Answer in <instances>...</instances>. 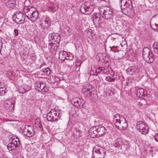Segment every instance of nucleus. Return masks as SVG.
<instances>
[{"mask_svg":"<svg viewBox=\"0 0 158 158\" xmlns=\"http://www.w3.org/2000/svg\"><path fill=\"white\" fill-rule=\"evenodd\" d=\"M48 39L51 41L53 40L54 42L59 43L60 37V35L58 33H53L49 34Z\"/></svg>","mask_w":158,"mask_h":158,"instance_id":"nucleus-12","label":"nucleus"},{"mask_svg":"<svg viewBox=\"0 0 158 158\" xmlns=\"http://www.w3.org/2000/svg\"><path fill=\"white\" fill-rule=\"evenodd\" d=\"M92 31L91 29H87L85 31V35L90 39L92 38V36L94 35V33Z\"/></svg>","mask_w":158,"mask_h":158,"instance_id":"nucleus-25","label":"nucleus"},{"mask_svg":"<svg viewBox=\"0 0 158 158\" xmlns=\"http://www.w3.org/2000/svg\"><path fill=\"white\" fill-rule=\"evenodd\" d=\"M67 56L69 58V60H72V59L73 57V54L70 52H68L67 53Z\"/></svg>","mask_w":158,"mask_h":158,"instance_id":"nucleus-35","label":"nucleus"},{"mask_svg":"<svg viewBox=\"0 0 158 158\" xmlns=\"http://www.w3.org/2000/svg\"><path fill=\"white\" fill-rule=\"evenodd\" d=\"M10 0H3V1L6 4L7 2H9V1H10Z\"/></svg>","mask_w":158,"mask_h":158,"instance_id":"nucleus-45","label":"nucleus"},{"mask_svg":"<svg viewBox=\"0 0 158 158\" xmlns=\"http://www.w3.org/2000/svg\"><path fill=\"white\" fill-rule=\"evenodd\" d=\"M5 107L7 110H12L13 109L14 104L12 101H6L5 104Z\"/></svg>","mask_w":158,"mask_h":158,"instance_id":"nucleus-18","label":"nucleus"},{"mask_svg":"<svg viewBox=\"0 0 158 158\" xmlns=\"http://www.w3.org/2000/svg\"><path fill=\"white\" fill-rule=\"evenodd\" d=\"M142 55L143 59L147 62L151 63L154 61L153 55L148 48H145L143 49Z\"/></svg>","mask_w":158,"mask_h":158,"instance_id":"nucleus-2","label":"nucleus"},{"mask_svg":"<svg viewBox=\"0 0 158 158\" xmlns=\"http://www.w3.org/2000/svg\"><path fill=\"white\" fill-rule=\"evenodd\" d=\"M69 58L67 56H66V57H65V60H69Z\"/></svg>","mask_w":158,"mask_h":158,"instance_id":"nucleus-47","label":"nucleus"},{"mask_svg":"<svg viewBox=\"0 0 158 158\" xmlns=\"http://www.w3.org/2000/svg\"><path fill=\"white\" fill-rule=\"evenodd\" d=\"M97 128L98 135H102L106 132V130L104 126L99 125L97 127Z\"/></svg>","mask_w":158,"mask_h":158,"instance_id":"nucleus-20","label":"nucleus"},{"mask_svg":"<svg viewBox=\"0 0 158 158\" xmlns=\"http://www.w3.org/2000/svg\"><path fill=\"white\" fill-rule=\"evenodd\" d=\"M105 68L104 67H101L97 68L96 70V72L98 75V73H99L102 71V73H105Z\"/></svg>","mask_w":158,"mask_h":158,"instance_id":"nucleus-27","label":"nucleus"},{"mask_svg":"<svg viewBox=\"0 0 158 158\" xmlns=\"http://www.w3.org/2000/svg\"><path fill=\"white\" fill-rule=\"evenodd\" d=\"M43 72L46 73V75H48L50 74V70L48 68H46L44 69Z\"/></svg>","mask_w":158,"mask_h":158,"instance_id":"nucleus-33","label":"nucleus"},{"mask_svg":"<svg viewBox=\"0 0 158 158\" xmlns=\"http://www.w3.org/2000/svg\"><path fill=\"white\" fill-rule=\"evenodd\" d=\"M59 43L52 42H52L49 43L48 45V48L49 49H52L55 52L59 48Z\"/></svg>","mask_w":158,"mask_h":158,"instance_id":"nucleus-16","label":"nucleus"},{"mask_svg":"<svg viewBox=\"0 0 158 158\" xmlns=\"http://www.w3.org/2000/svg\"><path fill=\"white\" fill-rule=\"evenodd\" d=\"M115 47L114 46H113L111 48V51H112L113 52H118V51H116L114 49H112V48H114Z\"/></svg>","mask_w":158,"mask_h":158,"instance_id":"nucleus-43","label":"nucleus"},{"mask_svg":"<svg viewBox=\"0 0 158 158\" xmlns=\"http://www.w3.org/2000/svg\"><path fill=\"white\" fill-rule=\"evenodd\" d=\"M82 91L84 93H86V95L87 97H91L95 99L97 95L95 93L94 91L93 90L92 85L89 83L83 86Z\"/></svg>","mask_w":158,"mask_h":158,"instance_id":"nucleus-3","label":"nucleus"},{"mask_svg":"<svg viewBox=\"0 0 158 158\" xmlns=\"http://www.w3.org/2000/svg\"><path fill=\"white\" fill-rule=\"evenodd\" d=\"M72 104L77 108L82 107L85 103L84 100L78 97H76L72 99Z\"/></svg>","mask_w":158,"mask_h":158,"instance_id":"nucleus-9","label":"nucleus"},{"mask_svg":"<svg viewBox=\"0 0 158 158\" xmlns=\"http://www.w3.org/2000/svg\"><path fill=\"white\" fill-rule=\"evenodd\" d=\"M39 16L38 12L35 8V10H33L30 20L33 22L36 21L39 18Z\"/></svg>","mask_w":158,"mask_h":158,"instance_id":"nucleus-17","label":"nucleus"},{"mask_svg":"<svg viewBox=\"0 0 158 158\" xmlns=\"http://www.w3.org/2000/svg\"><path fill=\"white\" fill-rule=\"evenodd\" d=\"M100 19L97 16H94L93 18V23L95 24V23H99V21Z\"/></svg>","mask_w":158,"mask_h":158,"instance_id":"nucleus-29","label":"nucleus"},{"mask_svg":"<svg viewBox=\"0 0 158 158\" xmlns=\"http://www.w3.org/2000/svg\"><path fill=\"white\" fill-rule=\"evenodd\" d=\"M19 93H23H23H24L25 92V91H24L23 92L22 91H21L20 90H19Z\"/></svg>","mask_w":158,"mask_h":158,"instance_id":"nucleus-46","label":"nucleus"},{"mask_svg":"<svg viewBox=\"0 0 158 158\" xmlns=\"http://www.w3.org/2000/svg\"><path fill=\"white\" fill-rule=\"evenodd\" d=\"M113 121L116 126L120 129L125 130L127 127L128 124L126 119L119 114H117L114 115Z\"/></svg>","mask_w":158,"mask_h":158,"instance_id":"nucleus-1","label":"nucleus"},{"mask_svg":"<svg viewBox=\"0 0 158 158\" xmlns=\"http://www.w3.org/2000/svg\"><path fill=\"white\" fill-rule=\"evenodd\" d=\"M80 10L82 13L86 15H88L92 12L93 8L92 6H87L84 4L81 6Z\"/></svg>","mask_w":158,"mask_h":158,"instance_id":"nucleus-11","label":"nucleus"},{"mask_svg":"<svg viewBox=\"0 0 158 158\" xmlns=\"http://www.w3.org/2000/svg\"><path fill=\"white\" fill-rule=\"evenodd\" d=\"M158 29V23L157 24V29Z\"/></svg>","mask_w":158,"mask_h":158,"instance_id":"nucleus-48","label":"nucleus"},{"mask_svg":"<svg viewBox=\"0 0 158 158\" xmlns=\"http://www.w3.org/2000/svg\"><path fill=\"white\" fill-rule=\"evenodd\" d=\"M47 8L48 10H50L53 12L55 11L56 10V9L54 8V7L53 6L48 7H47Z\"/></svg>","mask_w":158,"mask_h":158,"instance_id":"nucleus-34","label":"nucleus"},{"mask_svg":"<svg viewBox=\"0 0 158 158\" xmlns=\"http://www.w3.org/2000/svg\"><path fill=\"white\" fill-rule=\"evenodd\" d=\"M60 114L58 112H56L54 114H52L51 113H49L47 115V118L48 121L51 122H57L58 121V119L55 118L54 116H57L59 118H60Z\"/></svg>","mask_w":158,"mask_h":158,"instance_id":"nucleus-13","label":"nucleus"},{"mask_svg":"<svg viewBox=\"0 0 158 158\" xmlns=\"http://www.w3.org/2000/svg\"><path fill=\"white\" fill-rule=\"evenodd\" d=\"M94 151L97 154H101L102 153V151H103V150L102 149V148L99 149H97V150H96L95 149H94L93 150V152H94Z\"/></svg>","mask_w":158,"mask_h":158,"instance_id":"nucleus-32","label":"nucleus"},{"mask_svg":"<svg viewBox=\"0 0 158 158\" xmlns=\"http://www.w3.org/2000/svg\"><path fill=\"white\" fill-rule=\"evenodd\" d=\"M97 127H93L90 128L89 131V133L91 137L94 138L98 135L97 130Z\"/></svg>","mask_w":158,"mask_h":158,"instance_id":"nucleus-15","label":"nucleus"},{"mask_svg":"<svg viewBox=\"0 0 158 158\" xmlns=\"http://www.w3.org/2000/svg\"><path fill=\"white\" fill-rule=\"evenodd\" d=\"M118 46H116V47H115V48H118Z\"/></svg>","mask_w":158,"mask_h":158,"instance_id":"nucleus-49","label":"nucleus"},{"mask_svg":"<svg viewBox=\"0 0 158 158\" xmlns=\"http://www.w3.org/2000/svg\"><path fill=\"white\" fill-rule=\"evenodd\" d=\"M73 133L76 138H78L81 136L82 132L79 130H76L74 131Z\"/></svg>","mask_w":158,"mask_h":158,"instance_id":"nucleus-28","label":"nucleus"},{"mask_svg":"<svg viewBox=\"0 0 158 158\" xmlns=\"http://www.w3.org/2000/svg\"><path fill=\"white\" fill-rule=\"evenodd\" d=\"M44 23L45 24V26L47 27L48 24V22L47 21H44Z\"/></svg>","mask_w":158,"mask_h":158,"instance_id":"nucleus-44","label":"nucleus"},{"mask_svg":"<svg viewBox=\"0 0 158 158\" xmlns=\"http://www.w3.org/2000/svg\"><path fill=\"white\" fill-rule=\"evenodd\" d=\"M17 140L14 141L15 139H13V142L10 143L8 144L7 147L10 151L18 149V147L20 145V143L19 139L17 138Z\"/></svg>","mask_w":158,"mask_h":158,"instance_id":"nucleus-6","label":"nucleus"},{"mask_svg":"<svg viewBox=\"0 0 158 158\" xmlns=\"http://www.w3.org/2000/svg\"><path fill=\"white\" fill-rule=\"evenodd\" d=\"M153 48L155 52L158 54V44L157 43H154Z\"/></svg>","mask_w":158,"mask_h":158,"instance_id":"nucleus-30","label":"nucleus"},{"mask_svg":"<svg viewBox=\"0 0 158 158\" xmlns=\"http://www.w3.org/2000/svg\"><path fill=\"white\" fill-rule=\"evenodd\" d=\"M81 63L79 61H77L76 63V65L77 67H79L80 66Z\"/></svg>","mask_w":158,"mask_h":158,"instance_id":"nucleus-42","label":"nucleus"},{"mask_svg":"<svg viewBox=\"0 0 158 158\" xmlns=\"http://www.w3.org/2000/svg\"><path fill=\"white\" fill-rule=\"evenodd\" d=\"M113 144L115 147L118 148L119 149H121L123 145V142L121 139L119 138L117 139L114 141Z\"/></svg>","mask_w":158,"mask_h":158,"instance_id":"nucleus-19","label":"nucleus"},{"mask_svg":"<svg viewBox=\"0 0 158 158\" xmlns=\"http://www.w3.org/2000/svg\"><path fill=\"white\" fill-rule=\"evenodd\" d=\"M27 127L28 128L26 129V128H25V130L24 131L23 133L28 137H31L33 136L34 134V132L33 131L32 128L31 126H27Z\"/></svg>","mask_w":158,"mask_h":158,"instance_id":"nucleus-14","label":"nucleus"},{"mask_svg":"<svg viewBox=\"0 0 158 158\" xmlns=\"http://www.w3.org/2000/svg\"><path fill=\"white\" fill-rule=\"evenodd\" d=\"M102 55V54L101 53H98L96 56V59L98 61L100 60H101V58L100 57Z\"/></svg>","mask_w":158,"mask_h":158,"instance_id":"nucleus-38","label":"nucleus"},{"mask_svg":"<svg viewBox=\"0 0 158 158\" xmlns=\"http://www.w3.org/2000/svg\"><path fill=\"white\" fill-rule=\"evenodd\" d=\"M34 10H35V8L31 7L30 8H28L27 10V11L25 12V14L27 17L30 19L32 13Z\"/></svg>","mask_w":158,"mask_h":158,"instance_id":"nucleus-21","label":"nucleus"},{"mask_svg":"<svg viewBox=\"0 0 158 158\" xmlns=\"http://www.w3.org/2000/svg\"><path fill=\"white\" fill-rule=\"evenodd\" d=\"M44 83L40 81H37L35 85V89L42 93H45L48 90Z\"/></svg>","mask_w":158,"mask_h":158,"instance_id":"nucleus-5","label":"nucleus"},{"mask_svg":"<svg viewBox=\"0 0 158 158\" xmlns=\"http://www.w3.org/2000/svg\"><path fill=\"white\" fill-rule=\"evenodd\" d=\"M67 52L65 51H60L59 53V58L60 60H64L67 56Z\"/></svg>","mask_w":158,"mask_h":158,"instance_id":"nucleus-22","label":"nucleus"},{"mask_svg":"<svg viewBox=\"0 0 158 158\" xmlns=\"http://www.w3.org/2000/svg\"><path fill=\"white\" fill-rule=\"evenodd\" d=\"M106 80L107 81L109 82L113 81H115V79L110 76L106 77Z\"/></svg>","mask_w":158,"mask_h":158,"instance_id":"nucleus-31","label":"nucleus"},{"mask_svg":"<svg viewBox=\"0 0 158 158\" xmlns=\"http://www.w3.org/2000/svg\"><path fill=\"white\" fill-rule=\"evenodd\" d=\"M154 139L156 142H158V134H156L154 136Z\"/></svg>","mask_w":158,"mask_h":158,"instance_id":"nucleus-40","label":"nucleus"},{"mask_svg":"<svg viewBox=\"0 0 158 158\" xmlns=\"http://www.w3.org/2000/svg\"><path fill=\"white\" fill-rule=\"evenodd\" d=\"M150 25L151 27L153 29H157V24L155 23L154 24H153L152 25L150 23Z\"/></svg>","mask_w":158,"mask_h":158,"instance_id":"nucleus-37","label":"nucleus"},{"mask_svg":"<svg viewBox=\"0 0 158 158\" xmlns=\"http://www.w3.org/2000/svg\"><path fill=\"white\" fill-rule=\"evenodd\" d=\"M90 75H95L96 76L98 75L97 73L96 72V71H94V70H91Z\"/></svg>","mask_w":158,"mask_h":158,"instance_id":"nucleus-36","label":"nucleus"},{"mask_svg":"<svg viewBox=\"0 0 158 158\" xmlns=\"http://www.w3.org/2000/svg\"><path fill=\"white\" fill-rule=\"evenodd\" d=\"M103 18L106 19H110L112 18L113 12L112 11V9L110 8L107 7L105 9H104L103 11H101V14H102Z\"/></svg>","mask_w":158,"mask_h":158,"instance_id":"nucleus-10","label":"nucleus"},{"mask_svg":"<svg viewBox=\"0 0 158 158\" xmlns=\"http://www.w3.org/2000/svg\"><path fill=\"white\" fill-rule=\"evenodd\" d=\"M136 128L142 134L146 135L149 132V130L148 126L142 121H138L137 123Z\"/></svg>","mask_w":158,"mask_h":158,"instance_id":"nucleus-4","label":"nucleus"},{"mask_svg":"<svg viewBox=\"0 0 158 158\" xmlns=\"http://www.w3.org/2000/svg\"><path fill=\"white\" fill-rule=\"evenodd\" d=\"M14 35L15 36H17L19 34V31L17 29H15L14 30Z\"/></svg>","mask_w":158,"mask_h":158,"instance_id":"nucleus-39","label":"nucleus"},{"mask_svg":"<svg viewBox=\"0 0 158 158\" xmlns=\"http://www.w3.org/2000/svg\"><path fill=\"white\" fill-rule=\"evenodd\" d=\"M120 1L121 6L123 4L126 7L130 6L132 3L131 0H120Z\"/></svg>","mask_w":158,"mask_h":158,"instance_id":"nucleus-24","label":"nucleus"},{"mask_svg":"<svg viewBox=\"0 0 158 158\" xmlns=\"http://www.w3.org/2000/svg\"><path fill=\"white\" fill-rule=\"evenodd\" d=\"M16 2L14 0H10L5 4L7 7L9 8L13 7L15 5Z\"/></svg>","mask_w":158,"mask_h":158,"instance_id":"nucleus-26","label":"nucleus"},{"mask_svg":"<svg viewBox=\"0 0 158 158\" xmlns=\"http://www.w3.org/2000/svg\"><path fill=\"white\" fill-rule=\"evenodd\" d=\"M140 66L135 65L129 67L126 70L127 73L131 75H136L140 72Z\"/></svg>","mask_w":158,"mask_h":158,"instance_id":"nucleus-8","label":"nucleus"},{"mask_svg":"<svg viewBox=\"0 0 158 158\" xmlns=\"http://www.w3.org/2000/svg\"><path fill=\"white\" fill-rule=\"evenodd\" d=\"M4 84L3 82L0 81V88H2L4 86Z\"/></svg>","mask_w":158,"mask_h":158,"instance_id":"nucleus-41","label":"nucleus"},{"mask_svg":"<svg viewBox=\"0 0 158 158\" xmlns=\"http://www.w3.org/2000/svg\"><path fill=\"white\" fill-rule=\"evenodd\" d=\"M145 92L143 89L140 88L137 89L136 91L137 96L139 98H141L145 94Z\"/></svg>","mask_w":158,"mask_h":158,"instance_id":"nucleus-23","label":"nucleus"},{"mask_svg":"<svg viewBox=\"0 0 158 158\" xmlns=\"http://www.w3.org/2000/svg\"><path fill=\"white\" fill-rule=\"evenodd\" d=\"M15 19L14 20L18 24H23L24 22L25 15L21 12H17L15 15Z\"/></svg>","mask_w":158,"mask_h":158,"instance_id":"nucleus-7","label":"nucleus"}]
</instances>
